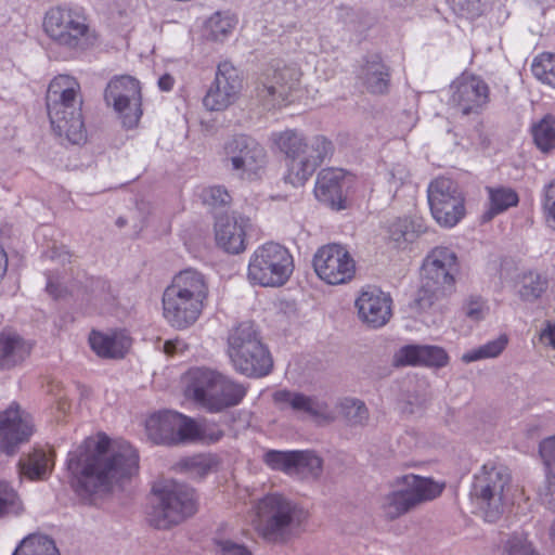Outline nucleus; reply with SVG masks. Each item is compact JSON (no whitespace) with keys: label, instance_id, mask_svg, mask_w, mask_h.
I'll list each match as a JSON object with an SVG mask.
<instances>
[{"label":"nucleus","instance_id":"2f4dec72","mask_svg":"<svg viewBox=\"0 0 555 555\" xmlns=\"http://www.w3.org/2000/svg\"><path fill=\"white\" fill-rule=\"evenodd\" d=\"M388 232L390 240L401 247L425 232V227L420 219L398 218L390 223Z\"/></svg>","mask_w":555,"mask_h":555},{"label":"nucleus","instance_id":"de8ad7c7","mask_svg":"<svg viewBox=\"0 0 555 555\" xmlns=\"http://www.w3.org/2000/svg\"><path fill=\"white\" fill-rule=\"evenodd\" d=\"M23 512V504L17 493L8 482L0 481V516L20 515Z\"/></svg>","mask_w":555,"mask_h":555},{"label":"nucleus","instance_id":"412c9836","mask_svg":"<svg viewBox=\"0 0 555 555\" xmlns=\"http://www.w3.org/2000/svg\"><path fill=\"white\" fill-rule=\"evenodd\" d=\"M459 272L456 254L448 247H436L425 258L422 266V280L430 285L450 292L454 276Z\"/></svg>","mask_w":555,"mask_h":555},{"label":"nucleus","instance_id":"4c0bfd02","mask_svg":"<svg viewBox=\"0 0 555 555\" xmlns=\"http://www.w3.org/2000/svg\"><path fill=\"white\" fill-rule=\"evenodd\" d=\"M190 428L188 429V443L202 442L206 444L216 443L224 436V431L217 425L208 424L206 422L198 423L190 417Z\"/></svg>","mask_w":555,"mask_h":555},{"label":"nucleus","instance_id":"0eeeda50","mask_svg":"<svg viewBox=\"0 0 555 555\" xmlns=\"http://www.w3.org/2000/svg\"><path fill=\"white\" fill-rule=\"evenodd\" d=\"M149 521L156 529H169L196 512L194 489L176 481L153 488Z\"/></svg>","mask_w":555,"mask_h":555},{"label":"nucleus","instance_id":"7c9ffc66","mask_svg":"<svg viewBox=\"0 0 555 555\" xmlns=\"http://www.w3.org/2000/svg\"><path fill=\"white\" fill-rule=\"evenodd\" d=\"M272 140L276 147L282 153H284L287 158L292 159L289 168L294 165V163L299 162V159L306 153V149L308 147V143L306 142L304 135L297 130L293 129L273 133Z\"/></svg>","mask_w":555,"mask_h":555},{"label":"nucleus","instance_id":"f704fd0d","mask_svg":"<svg viewBox=\"0 0 555 555\" xmlns=\"http://www.w3.org/2000/svg\"><path fill=\"white\" fill-rule=\"evenodd\" d=\"M12 555H60L52 539L41 534H30L23 539Z\"/></svg>","mask_w":555,"mask_h":555},{"label":"nucleus","instance_id":"6ab92c4d","mask_svg":"<svg viewBox=\"0 0 555 555\" xmlns=\"http://www.w3.org/2000/svg\"><path fill=\"white\" fill-rule=\"evenodd\" d=\"M242 89L238 69L230 62L218 65L214 83L203 99L204 106L209 111H222L236 98Z\"/></svg>","mask_w":555,"mask_h":555},{"label":"nucleus","instance_id":"4be33fe9","mask_svg":"<svg viewBox=\"0 0 555 555\" xmlns=\"http://www.w3.org/2000/svg\"><path fill=\"white\" fill-rule=\"evenodd\" d=\"M391 297L376 287L364 289L356 300L360 319L370 327L384 326L391 317Z\"/></svg>","mask_w":555,"mask_h":555},{"label":"nucleus","instance_id":"3c124183","mask_svg":"<svg viewBox=\"0 0 555 555\" xmlns=\"http://www.w3.org/2000/svg\"><path fill=\"white\" fill-rule=\"evenodd\" d=\"M215 545L218 555H251L244 543L231 539H215Z\"/></svg>","mask_w":555,"mask_h":555},{"label":"nucleus","instance_id":"8fccbe9b","mask_svg":"<svg viewBox=\"0 0 555 555\" xmlns=\"http://www.w3.org/2000/svg\"><path fill=\"white\" fill-rule=\"evenodd\" d=\"M506 555H539L521 534L512 535L505 543Z\"/></svg>","mask_w":555,"mask_h":555},{"label":"nucleus","instance_id":"49530a36","mask_svg":"<svg viewBox=\"0 0 555 555\" xmlns=\"http://www.w3.org/2000/svg\"><path fill=\"white\" fill-rule=\"evenodd\" d=\"M446 293L447 291L440 288V286L430 285L428 282L422 280V285L413 300V307L420 311L427 310Z\"/></svg>","mask_w":555,"mask_h":555},{"label":"nucleus","instance_id":"39448f33","mask_svg":"<svg viewBox=\"0 0 555 555\" xmlns=\"http://www.w3.org/2000/svg\"><path fill=\"white\" fill-rule=\"evenodd\" d=\"M246 387L206 367L188 372L185 396L210 413H220L242 402Z\"/></svg>","mask_w":555,"mask_h":555},{"label":"nucleus","instance_id":"5701e85b","mask_svg":"<svg viewBox=\"0 0 555 555\" xmlns=\"http://www.w3.org/2000/svg\"><path fill=\"white\" fill-rule=\"evenodd\" d=\"M350 179L340 168H326L317 178L314 194L321 202L336 210L346 208L344 192L349 188Z\"/></svg>","mask_w":555,"mask_h":555},{"label":"nucleus","instance_id":"20e7f679","mask_svg":"<svg viewBox=\"0 0 555 555\" xmlns=\"http://www.w3.org/2000/svg\"><path fill=\"white\" fill-rule=\"evenodd\" d=\"M307 512L281 493H270L256 504L253 520L258 535L270 544H286L299 533Z\"/></svg>","mask_w":555,"mask_h":555},{"label":"nucleus","instance_id":"79ce46f5","mask_svg":"<svg viewBox=\"0 0 555 555\" xmlns=\"http://www.w3.org/2000/svg\"><path fill=\"white\" fill-rule=\"evenodd\" d=\"M235 18L229 14L216 13L206 24L207 36L215 41H223L235 26Z\"/></svg>","mask_w":555,"mask_h":555},{"label":"nucleus","instance_id":"ddd939ff","mask_svg":"<svg viewBox=\"0 0 555 555\" xmlns=\"http://www.w3.org/2000/svg\"><path fill=\"white\" fill-rule=\"evenodd\" d=\"M105 102L113 106L122 124L127 128H133L141 115V89L139 81L131 76H120L112 79L104 93Z\"/></svg>","mask_w":555,"mask_h":555},{"label":"nucleus","instance_id":"864d4df0","mask_svg":"<svg viewBox=\"0 0 555 555\" xmlns=\"http://www.w3.org/2000/svg\"><path fill=\"white\" fill-rule=\"evenodd\" d=\"M205 203L212 206H224L230 203L231 196L228 191L220 186H210L203 192Z\"/></svg>","mask_w":555,"mask_h":555},{"label":"nucleus","instance_id":"a878e982","mask_svg":"<svg viewBox=\"0 0 555 555\" xmlns=\"http://www.w3.org/2000/svg\"><path fill=\"white\" fill-rule=\"evenodd\" d=\"M248 221L242 216H219L215 223L218 245L231 254L243 251L245 249V227Z\"/></svg>","mask_w":555,"mask_h":555},{"label":"nucleus","instance_id":"0e129e2a","mask_svg":"<svg viewBox=\"0 0 555 555\" xmlns=\"http://www.w3.org/2000/svg\"><path fill=\"white\" fill-rule=\"evenodd\" d=\"M176 349H177V345L173 341L168 340L164 344V351L167 354H172L176 351Z\"/></svg>","mask_w":555,"mask_h":555},{"label":"nucleus","instance_id":"58836bf2","mask_svg":"<svg viewBox=\"0 0 555 555\" xmlns=\"http://www.w3.org/2000/svg\"><path fill=\"white\" fill-rule=\"evenodd\" d=\"M508 339L506 335H501L496 339L490 340L477 348H474L462 356V361L470 363L483 359L499 357L506 348Z\"/></svg>","mask_w":555,"mask_h":555},{"label":"nucleus","instance_id":"603ef678","mask_svg":"<svg viewBox=\"0 0 555 555\" xmlns=\"http://www.w3.org/2000/svg\"><path fill=\"white\" fill-rule=\"evenodd\" d=\"M539 453L547 468V474L555 478V435L540 442Z\"/></svg>","mask_w":555,"mask_h":555},{"label":"nucleus","instance_id":"aec40b11","mask_svg":"<svg viewBox=\"0 0 555 555\" xmlns=\"http://www.w3.org/2000/svg\"><path fill=\"white\" fill-rule=\"evenodd\" d=\"M190 417L173 411L152 415L146 421V431L155 443L176 446L188 443Z\"/></svg>","mask_w":555,"mask_h":555},{"label":"nucleus","instance_id":"680f3d73","mask_svg":"<svg viewBox=\"0 0 555 555\" xmlns=\"http://www.w3.org/2000/svg\"><path fill=\"white\" fill-rule=\"evenodd\" d=\"M542 338L547 340L548 344L555 348V325L548 326L545 331L542 333Z\"/></svg>","mask_w":555,"mask_h":555},{"label":"nucleus","instance_id":"052dcab7","mask_svg":"<svg viewBox=\"0 0 555 555\" xmlns=\"http://www.w3.org/2000/svg\"><path fill=\"white\" fill-rule=\"evenodd\" d=\"M173 78L170 75L165 74L162 77H159L157 83L162 91H170L173 87Z\"/></svg>","mask_w":555,"mask_h":555},{"label":"nucleus","instance_id":"13d9d810","mask_svg":"<svg viewBox=\"0 0 555 555\" xmlns=\"http://www.w3.org/2000/svg\"><path fill=\"white\" fill-rule=\"evenodd\" d=\"M425 403L424 397L410 398L402 406V412L408 414H414L422 410Z\"/></svg>","mask_w":555,"mask_h":555},{"label":"nucleus","instance_id":"bb28decb","mask_svg":"<svg viewBox=\"0 0 555 555\" xmlns=\"http://www.w3.org/2000/svg\"><path fill=\"white\" fill-rule=\"evenodd\" d=\"M273 400L281 410L291 408L294 412L309 417H324L327 412V406L324 402L289 390L275 391Z\"/></svg>","mask_w":555,"mask_h":555},{"label":"nucleus","instance_id":"09e8293b","mask_svg":"<svg viewBox=\"0 0 555 555\" xmlns=\"http://www.w3.org/2000/svg\"><path fill=\"white\" fill-rule=\"evenodd\" d=\"M542 209L546 225L555 232V179L543 188Z\"/></svg>","mask_w":555,"mask_h":555},{"label":"nucleus","instance_id":"e2e57ef3","mask_svg":"<svg viewBox=\"0 0 555 555\" xmlns=\"http://www.w3.org/2000/svg\"><path fill=\"white\" fill-rule=\"evenodd\" d=\"M8 269V258L3 247L0 245V280L4 276Z\"/></svg>","mask_w":555,"mask_h":555},{"label":"nucleus","instance_id":"c756f323","mask_svg":"<svg viewBox=\"0 0 555 555\" xmlns=\"http://www.w3.org/2000/svg\"><path fill=\"white\" fill-rule=\"evenodd\" d=\"M89 341L92 350L103 358H122L130 347V338L122 334L92 332Z\"/></svg>","mask_w":555,"mask_h":555},{"label":"nucleus","instance_id":"f3484780","mask_svg":"<svg viewBox=\"0 0 555 555\" xmlns=\"http://www.w3.org/2000/svg\"><path fill=\"white\" fill-rule=\"evenodd\" d=\"M449 105L462 116L479 115L489 102L487 82L475 75L462 74L450 86Z\"/></svg>","mask_w":555,"mask_h":555},{"label":"nucleus","instance_id":"2eb2a0df","mask_svg":"<svg viewBox=\"0 0 555 555\" xmlns=\"http://www.w3.org/2000/svg\"><path fill=\"white\" fill-rule=\"evenodd\" d=\"M223 163L233 171L243 175H256L267 163L264 147L254 138L238 134L225 141Z\"/></svg>","mask_w":555,"mask_h":555},{"label":"nucleus","instance_id":"c85d7f7f","mask_svg":"<svg viewBox=\"0 0 555 555\" xmlns=\"http://www.w3.org/2000/svg\"><path fill=\"white\" fill-rule=\"evenodd\" d=\"M31 345L12 331L0 333V369L9 370L23 362L30 353Z\"/></svg>","mask_w":555,"mask_h":555},{"label":"nucleus","instance_id":"9d476101","mask_svg":"<svg viewBox=\"0 0 555 555\" xmlns=\"http://www.w3.org/2000/svg\"><path fill=\"white\" fill-rule=\"evenodd\" d=\"M294 270L289 251L278 243L258 247L248 263L247 278L254 285L279 287L284 285Z\"/></svg>","mask_w":555,"mask_h":555},{"label":"nucleus","instance_id":"473e14b6","mask_svg":"<svg viewBox=\"0 0 555 555\" xmlns=\"http://www.w3.org/2000/svg\"><path fill=\"white\" fill-rule=\"evenodd\" d=\"M20 474L31 479H44L50 473V460L43 450H35L18 461Z\"/></svg>","mask_w":555,"mask_h":555},{"label":"nucleus","instance_id":"1a4fd4ad","mask_svg":"<svg viewBox=\"0 0 555 555\" xmlns=\"http://www.w3.org/2000/svg\"><path fill=\"white\" fill-rule=\"evenodd\" d=\"M509 482L507 469L493 464H485L474 476L470 500L482 512L487 521L494 522L504 513L508 503L505 490Z\"/></svg>","mask_w":555,"mask_h":555},{"label":"nucleus","instance_id":"c03bdc74","mask_svg":"<svg viewBox=\"0 0 555 555\" xmlns=\"http://www.w3.org/2000/svg\"><path fill=\"white\" fill-rule=\"evenodd\" d=\"M531 72L538 80L555 88V55L542 54L535 57Z\"/></svg>","mask_w":555,"mask_h":555},{"label":"nucleus","instance_id":"7ed1b4c3","mask_svg":"<svg viewBox=\"0 0 555 555\" xmlns=\"http://www.w3.org/2000/svg\"><path fill=\"white\" fill-rule=\"evenodd\" d=\"M207 296L208 284L201 272L181 271L163 294L165 319L178 330L188 328L201 315Z\"/></svg>","mask_w":555,"mask_h":555},{"label":"nucleus","instance_id":"423d86ee","mask_svg":"<svg viewBox=\"0 0 555 555\" xmlns=\"http://www.w3.org/2000/svg\"><path fill=\"white\" fill-rule=\"evenodd\" d=\"M227 353L233 369L247 377H264L273 369L271 353L251 321L241 322L229 332Z\"/></svg>","mask_w":555,"mask_h":555},{"label":"nucleus","instance_id":"6e6d98bb","mask_svg":"<svg viewBox=\"0 0 555 555\" xmlns=\"http://www.w3.org/2000/svg\"><path fill=\"white\" fill-rule=\"evenodd\" d=\"M464 312L470 320L479 321L486 317L488 307L481 298H470L464 306Z\"/></svg>","mask_w":555,"mask_h":555},{"label":"nucleus","instance_id":"72a5a7b5","mask_svg":"<svg viewBox=\"0 0 555 555\" xmlns=\"http://www.w3.org/2000/svg\"><path fill=\"white\" fill-rule=\"evenodd\" d=\"M487 191L490 199V208L483 215L485 220H491L495 215L501 214L509 207L516 206L518 204V195L511 188L487 186Z\"/></svg>","mask_w":555,"mask_h":555},{"label":"nucleus","instance_id":"4d7b16f0","mask_svg":"<svg viewBox=\"0 0 555 555\" xmlns=\"http://www.w3.org/2000/svg\"><path fill=\"white\" fill-rule=\"evenodd\" d=\"M188 465L192 468H197L198 474L204 476L211 469L214 465V460L210 457L199 455L189 460Z\"/></svg>","mask_w":555,"mask_h":555},{"label":"nucleus","instance_id":"cd10ccee","mask_svg":"<svg viewBox=\"0 0 555 555\" xmlns=\"http://www.w3.org/2000/svg\"><path fill=\"white\" fill-rule=\"evenodd\" d=\"M359 79L369 92L384 94L389 88V69L383 63L380 55H367L359 72Z\"/></svg>","mask_w":555,"mask_h":555},{"label":"nucleus","instance_id":"b1692460","mask_svg":"<svg viewBox=\"0 0 555 555\" xmlns=\"http://www.w3.org/2000/svg\"><path fill=\"white\" fill-rule=\"evenodd\" d=\"M333 144L323 135H317L311 139L306 149V153L298 163L289 169V179L293 184H301L308 180L326 158L333 154Z\"/></svg>","mask_w":555,"mask_h":555},{"label":"nucleus","instance_id":"ea45409f","mask_svg":"<svg viewBox=\"0 0 555 555\" xmlns=\"http://www.w3.org/2000/svg\"><path fill=\"white\" fill-rule=\"evenodd\" d=\"M520 284L519 295L526 301L538 299L547 288V280L537 272L524 274Z\"/></svg>","mask_w":555,"mask_h":555},{"label":"nucleus","instance_id":"f8f14e48","mask_svg":"<svg viewBox=\"0 0 555 555\" xmlns=\"http://www.w3.org/2000/svg\"><path fill=\"white\" fill-rule=\"evenodd\" d=\"M428 204L435 220L442 227L452 228L465 216V198L459 184L444 177L430 182Z\"/></svg>","mask_w":555,"mask_h":555},{"label":"nucleus","instance_id":"6e6552de","mask_svg":"<svg viewBox=\"0 0 555 555\" xmlns=\"http://www.w3.org/2000/svg\"><path fill=\"white\" fill-rule=\"evenodd\" d=\"M443 486L430 478L404 475L395 480L392 490L383 498L384 516L395 520L418 505L438 498Z\"/></svg>","mask_w":555,"mask_h":555},{"label":"nucleus","instance_id":"a211bd4d","mask_svg":"<svg viewBox=\"0 0 555 555\" xmlns=\"http://www.w3.org/2000/svg\"><path fill=\"white\" fill-rule=\"evenodd\" d=\"M34 434L33 417L13 402L0 412V449L8 455L16 452L21 444L29 441Z\"/></svg>","mask_w":555,"mask_h":555},{"label":"nucleus","instance_id":"f03ea898","mask_svg":"<svg viewBox=\"0 0 555 555\" xmlns=\"http://www.w3.org/2000/svg\"><path fill=\"white\" fill-rule=\"evenodd\" d=\"M46 103L54 132L73 144L83 143L87 131L81 112L79 82L68 75L55 77L49 85Z\"/></svg>","mask_w":555,"mask_h":555},{"label":"nucleus","instance_id":"a18cd8bd","mask_svg":"<svg viewBox=\"0 0 555 555\" xmlns=\"http://www.w3.org/2000/svg\"><path fill=\"white\" fill-rule=\"evenodd\" d=\"M296 474L318 478L322 473V460L312 451H297Z\"/></svg>","mask_w":555,"mask_h":555},{"label":"nucleus","instance_id":"69168bd1","mask_svg":"<svg viewBox=\"0 0 555 555\" xmlns=\"http://www.w3.org/2000/svg\"><path fill=\"white\" fill-rule=\"evenodd\" d=\"M468 11V14H470V16H477V15H480L481 12H482V8L480 4H478L476 8H473L472 10L467 9Z\"/></svg>","mask_w":555,"mask_h":555},{"label":"nucleus","instance_id":"9b49d317","mask_svg":"<svg viewBox=\"0 0 555 555\" xmlns=\"http://www.w3.org/2000/svg\"><path fill=\"white\" fill-rule=\"evenodd\" d=\"M43 28L57 44L83 50L90 44V30L86 16L77 10L52 8L44 16Z\"/></svg>","mask_w":555,"mask_h":555},{"label":"nucleus","instance_id":"c9c22d12","mask_svg":"<svg viewBox=\"0 0 555 555\" xmlns=\"http://www.w3.org/2000/svg\"><path fill=\"white\" fill-rule=\"evenodd\" d=\"M336 18L348 31L357 35H361L372 24V18L366 13L348 5L336 8Z\"/></svg>","mask_w":555,"mask_h":555},{"label":"nucleus","instance_id":"37998d69","mask_svg":"<svg viewBox=\"0 0 555 555\" xmlns=\"http://www.w3.org/2000/svg\"><path fill=\"white\" fill-rule=\"evenodd\" d=\"M297 456V451L269 450L264 453L263 461L272 469L294 473Z\"/></svg>","mask_w":555,"mask_h":555},{"label":"nucleus","instance_id":"393cba45","mask_svg":"<svg viewBox=\"0 0 555 555\" xmlns=\"http://www.w3.org/2000/svg\"><path fill=\"white\" fill-rule=\"evenodd\" d=\"M448 354L437 346L406 345L400 348L393 356L395 366L424 365L442 367L448 363Z\"/></svg>","mask_w":555,"mask_h":555},{"label":"nucleus","instance_id":"338daca9","mask_svg":"<svg viewBox=\"0 0 555 555\" xmlns=\"http://www.w3.org/2000/svg\"><path fill=\"white\" fill-rule=\"evenodd\" d=\"M116 224L119 227V228H122L125 224H126V219L122 218V217H119L117 220H116Z\"/></svg>","mask_w":555,"mask_h":555},{"label":"nucleus","instance_id":"f257e3e1","mask_svg":"<svg viewBox=\"0 0 555 555\" xmlns=\"http://www.w3.org/2000/svg\"><path fill=\"white\" fill-rule=\"evenodd\" d=\"M67 469L79 495H104L121 490L138 474L139 454L127 441L99 435L98 440L87 439L68 453Z\"/></svg>","mask_w":555,"mask_h":555},{"label":"nucleus","instance_id":"dca6fc26","mask_svg":"<svg viewBox=\"0 0 555 555\" xmlns=\"http://www.w3.org/2000/svg\"><path fill=\"white\" fill-rule=\"evenodd\" d=\"M299 72L294 66L279 65L268 68L256 86V96L267 108L287 101L291 92L299 82Z\"/></svg>","mask_w":555,"mask_h":555},{"label":"nucleus","instance_id":"e433bc0d","mask_svg":"<svg viewBox=\"0 0 555 555\" xmlns=\"http://www.w3.org/2000/svg\"><path fill=\"white\" fill-rule=\"evenodd\" d=\"M533 141L542 153L555 151V117L545 115L532 126Z\"/></svg>","mask_w":555,"mask_h":555},{"label":"nucleus","instance_id":"bf43d9fd","mask_svg":"<svg viewBox=\"0 0 555 555\" xmlns=\"http://www.w3.org/2000/svg\"><path fill=\"white\" fill-rule=\"evenodd\" d=\"M46 291L55 299L62 297L64 293V288L57 282H55L50 275H48Z\"/></svg>","mask_w":555,"mask_h":555},{"label":"nucleus","instance_id":"4468645a","mask_svg":"<svg viewBox=\"0 0 555 555\" xmlns=\"http://www.w3.org/2000/svg\"><path fill=\"white\" fill-rule=\"evenodd\" d=\"M313 267L318 276L331 285L347 283L356 273V262L347 248L335 243L318 249Z\"/></svg>","mask_w":555,"mask_h":555},{"label":"nucleus","instance_id":"5fc2aeb1","mask_svg":"<svg viewBox=\"0 0 555 555\" xmlns=\"http://www.w3.org/2000/svg\"><path fill=\"white\" fill-rule=\"evenodd\" d=\"M541 504L551 511H555V478L547 474L546 480L538 490Z\"/></svg>","mask_w":555,"mask_h":555},{"label":"nucleus","instance_id":"a19ab883","mask_svg":"<svg viewBox=\"0 0 555 555\" xmlns=\"http://www.w3.org/2000/svg\"><path fill=\"white\" fill-rule=\"evenodd\" d=\"M340 413L351 426H363L369 420L367 408L363 401L358 399H344L340 403Z\"/></svg>","mask_w":555,"mask_h":555}]
</instances>
